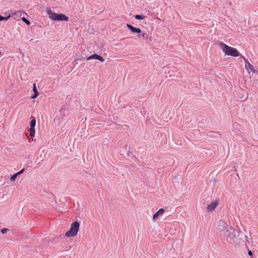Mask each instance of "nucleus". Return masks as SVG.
I'll use <instances>...</instances> for the list:
<instances>
[{
    "instance_id": "nucleus-8",
    "label": "nucleus",
    "mask_w": 258,
    "mask_h": 258,
    "mask_svg": "<svg viewBox=\"0 0 258 258\" xmlns=\"http://www.w3.org/2000/svg\"><path fill=\"white\" fill-rule=\"evenodd\" d=\"M92 59H97V60H100L101 62H103L104 61V59H103V58L102 56H101L100 55H98L97 54H93V55H91V56H89L87 58V60H89Z\"/></svg>"
},
{
    "instance_id": "nucleus-13",
    "label": "nucleus",
    "mask_w": 258,
    "mask_h": 258,
    "mask_svg": "<svg viewBox=\"0 0 258 258\" xmlns=\"http://www.w3.org/2000/svg\"><path fill=\"white\" fill-rule=\"evenodd\" d=\"M33 90L34 93V94L32 96V98L34 99V98H36L38 96V94H39V93L37 90L35 84H34V85H33Z\"/></svg>"
},
{
    "instance_id": "nucleus-3",
    "label": "nucleus",
    "mask_w": 258,
    "mask_h": 258,
    "mask_svg": "<svg viewBox=\"0 0 258 258\" xmlns=\"http://www.w3.org/2000/svg\"><path fill=\"white\" fill-rule=\"evenodd\" d=\"M80 229V224L78 222H73L71 225L70 229L66 233V236L68 237H74L77 235Z\"/></svg>"
},
{
    "instance_id": "nucleus-11",
    "label": "nucleus",
    "mask_w": 258,
    "mask_h": 258,
    "mask_svg": "<svg viewBox=\"0 0 258 258\" xmlns=\"http://www.w3.org/2000/svg\"><path fill=\"white\" fill-rule=\"evenodd\" d=\"M22 13L23 12L20 11H16L15 10H11L10 14L9 15H11V17L15 15H19L20 16H21Z\"/></svg>"
},
{
    "instance_id": "nucleus-5",
    "label": "nucleus",
    "mask_w": 258,
    "mask_h": 258,
    "mask_svg": "<svg viewBox=\"0 0 258 258\" xmlns=\"http://www.w3.org/2000/svg\"><path fill=\"white\" fill-rule=\"evenodd\" d=\"M229 227L223 220H220L217 224V228L220 231H225Z\"/></svg>"
},
{
    "instance_id": "nucleus-2",
    "label": "nucleus",
    "mask_w": 258,
    "mask_h": 258,
    "mask_svg": "<svg viewBox=\"0 0 258 258\" xmlns=\"http://www.w3.org/2000/svg\"><path fill=\"white\" fill-rule=\"evenodd\" d=\"M47 13L49 16V18L53 21H68V17L64 14H56L51 10H48Z\"/></svg>"
},
{
    "instance_id": "nucleus-14",
    "label": "nucleus",
    "mask_w": 258,
    "mask_h": 258,
    "mask_svg": "<svg viewBox=\"0 0 258 258\" xmlns=\"http://www.w3.org/2000/svg\"><path fill=\"white\" fill-rule=\"evenodd\" d=\"M29 132L30 136L32 138L34 137L35 134V128L30 127L29 130Z\"/></svg>"
},
{
    "instance_id": "nucleus-22",
    "label": "nucleus",
    "mask_w": 258,
    "mask_h": 258,
    "mask_svg": "<svg viewBox=\"0 0 258 258\" xmlns=\"http://www.w3.org/2000/svg\"><path fill=\"white\" fill-rule=\"evenodd\" d=\"M8 230V229H7V228H3V229H2L1 230V232H2V233H6V232H7V231Z\"/></svg>"
},
{
    "instance_id": "nucleus-1",
    "label": "nucleus",
    "mask_w": 258,
    "mask_h": 258,
    "mask_svg": "<svg viewBox=\"0 0 258 258\" xmlns=\"http://www.w3.org/2000/svg\"><path fill=\"white\" fill-rule=\"evenodd\" d=\"M220 46L225 55L234 57L238 56L240 55L239 52L236 48L230 47L222 42H220Z\"/></svg>"
},
{
    "instance_id": "nucleus-6",
    "label": "nucleus",
    "mask_w": 258,
    "mask_h": 258,
    "mask_svg": "<svg viewBox=\"0 0 258 258\" xmlns=\"http://www.w3.org/2000/svg\"><path fill=\"white\" fill-rule=\"evenodd\" d=\"M126 27L133 33L140 34L142 32L140 28L134 27L131 24H126Z\"/></svg>"
},
{
    "instance_id": "nucleus-21",
    "label": "nucleus",
    "mask_w": 258,
    "mask_h": 258,
    "mask_svg": "<svg viewBox=\"0 0 258 258\" xmlns=\"http://www.w3.org/2000/svg\"><path fill=\"white\" fill-rule=\"evenodd\" d=\"M17 178V176H16V175L14 174V175H13L11 178H10V180L12 181H14L15 180V179H16Z\"/></svg>"
},
{
    "instance_id": "nucleus-18",
    "label": "nucleus",
    "mask_w": 258,
    "mask_h": 258,
    "mask_svg": "<svg viewBox=\"0 0 258 258\" xmlns=\"http://www.w3.org/2000/svg\"><path fill=\"white\" fill-rule=\"evenodd\" d=\"M21 19H22V21L24 23H25L27 25H29L30 24V21L28 20H27L26 18H25V17H22Z\"/></svg>"
},
{
    "instance_id": "nucleus-23",
    "label": "nucleus",
    "mask_w": 258,
    "mask_h": 258,
    "mask_svg": "<svg viewBox=\"0 0 258 258\" xmlns=\"http://www.w3.org/2000/svg\"><path fill=\"white\" fill-rule=\"evenodd\" d=\"M248 254L250 256H252V252L251 250H249L248 251Z\"/></svg>"
},
{
    "instance_id": "nucleus-9",
    "label": "nucleus",
    "mask_w": 258,
    "mask_h": 258,
    "mask_svg": "<svg viewBox=\"0 0 258 258\" xmlns=\"http://www.w3.org/2000/svg\"><path fill=\"white\" fill-rule=\"evenodd\" d=\"M164 209H159L156 213H155L153 216V220H155L158 216H162L164 213Z\"/></svg>"
},
{
    "instance_id": "nucleus-7",
    "label": "nucleus",
    "mask_w": 258,
    "mask_h": 258,
    "mask_svg": "<svg viewBox=\"0 0 258 258\" xmlns=\"http://www.w3.org/2000/svg\"><path fill=\"white\" fill-rule=\"evenodd\" d=\"M218 200H215V202L211 203L207 207V210L209 211H213L218 205Z\"/></svg>"
},
{
    "instance_id": "nucleus-12",
    "label": "nucleus",
    "mask_w": 258,
    "mask_h": 258,
    "mask_svg": "<svg viewBox=\"0 0 258 258\" xmlns=\"http://www.w3.org/2000/svg\"><path fill=\"white\" fill-rule=\"evenodd\" d=\"M138 36L139 38H142L144 39H147L148 38V35L145 32H143L142 31L141 33L138 34Z\"/></svg>"
},
{
    "instance_id": "nucleus-20",
    "label": "nucleus",
    "mask_w": 258,
    "mask_h": 258,
    "mask_svg": "<svg viewBox=\"0 0 258 258\" xmlns=\"http://www.w3.org/2000/svg\"><path fill=\"white\" fill-rule=\"evenodd\" d=\"M24 171V169H22L21 170H20V171L18 172L17 173H15V174L16 175V176L17 177L18 176H19L20 174H22V173H23V172Z\"/></svg>"
},
{
    "instance_id": "nucleus-16",
    "label": "nucleus",
    "mask_w": 258,
    "mask_h": 258,
    "mask_svg": "<svg viewBox=\"0 0 258 258\" xmlns=\"http://www.w3.org/2000/svg\"><path fill=\"white\" fill-rule=\"evenodd\" d=\"M145 18V16L143 15H137L135 16L136 20H143Z\"/></svg>"
},
{
    "instance_id": "nucleus-17",
    "label": "nucleus",
    "mask_w": 258,
    "mask_h": 258,
    "mask_svg": "<svg viewBox=\"0 0 258 258\" xmlns=\"http://www.w3.org/2000/svg\"><path fill=\"white\" fill-rule=\"evenodd\" d=\"M11 17V15H9L7 17H3L0 15V21H7Z\"/></svg>"
},
{
    "instance_id": "nucleus-15",
    "label": "nucleus",
    "mask_w": 258,
    "mask_h": 258,
    "mask_svg": "<svg viewBox=\"0 0 258 258\" xmlns=\"http://www.w3.org/2000/svg\"><path fill=\"white\" fill-rule=\"evenodd\" d=\"M36 125V120L35 119H32L30 121V126L31 128H34Z\"/></svg>"
},
{
    "instance_id": "nucleus-4",
    "label": "nucleus",
    "mask_w": 258,
    "mask_h": 258,
    "mask_svg": "<svg viewBox=\"0 0 258 258\" xmlns=\"http://www.w3.org/2000/svg\"><path fill=\"white\" fill-rule=\"evenodd\" d=\"M224 235L226 238H229L230 239H232L236 237L235 235V230L231 227L230 226L224 233Z\"/></svg>"
},
{
    "instance_id": "nucleus-19",
    "label": "nucleus",
    "mask_w": 258,
    "mask_h": 258,
    "mask_svg": "<svg viewBox=\"0 0 258 258\" xmlns=\"http://www.w3.org/2000/svg\"><path fill=\"white\" fill-rule=\"evenodd\" d=\"M82 166H83V165H82ZM84 167L85 169H82V170L84 171H86V169H89L90 167V164H88L87 163L86 164H85V165H84Z\"/></svg>"
},
{
    "instance_id": "nucleus-10",
    "label": "nucleus",
    "mask_w": 258,
    "mask_h": 258,
    "mask_svg": "<svg viewBox=\"0 0 258 258\" xmlns=\"http://www.w3.org/2000/svg\"><path fill=\"white\" fill-rule=\"evenodd\" d=\"M245 63V68L247 71L250 70L253 72H255V70H254L253 67L247 61V59L244 58Z\"/></svg>"
}]
</instances>
